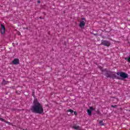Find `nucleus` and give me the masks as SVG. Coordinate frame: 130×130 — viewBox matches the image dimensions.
I'll return each instance as SVG.
<instances>
[{
    "mask_svg": "<svg viewBox=\"0 0 130 130\" xmlns=\"http://www.w3.org/2000/svg\"><path fill=\"white\" fill-rule=\"evenodd\" d=\"M31 110L32 112L39 113V114H42L44 111L43 110V106H42V104H40L37 99L34 100Z\"/></svg>",
    "mask_w": 130,
    "mask_h": 130,
    "instance_id": "1",
    "label": "nucleus"
},
{
    "mask_svg": "<svg viewBox=\"0 0 130 130\" xmlns=\"http://www.w3.org/2000/svg\"><path fill=\"white\" fill-rule=\"evenodd\" d=\"M117 75L121 76V78H123V79H126V78H127V74L123 72L118 73H117Z\"/></svg>",
    "mask_w": 130,
    "mask_h": 130,
    "instance_id": "2",
    "label": "nucleus"
},
{
    "mask_svg": "<svg viewBox=\"0 0 130 130\" xmlns=\"http://www.w3.org/2000/svg\"><path fill=\"white\" fill-rule=\"evenodd\" d=\"M86 24V20L85 18H83L82 20H81L80 23L79 24V26L81 28H83L85 24Z\"/></svg>",
    "mask_w": 130,
    "mask_h": 130,
    "instance_id": "3",
    "label": "nucleus"
},
{
    "mask_svg": "<svg viewBox=\"0 0 130 130\" xmlns=\"http://www.w3.org/2000/svg\"><path fill=\"white\" fill-rule=\"evenodd\" d=\"M5 31H6V28L3 24H2L1 25V32L2 33V34H5Z\"/></svg>",
    "mask_w": 130,
    "mask_h": 130,
    "instance_id": "4",
    "label": "nucleus"
},
{
    "mask_svg": "<svg viewBox=\"0 0 130 130\" xmlns=\"http://www.w3.org/2000/svg\"><path fill=\"white\" fill-rule=\"evenodd\" d=\"M13 63L14 64H19L20 63V60L18 58H15L13 61Z\"/></svg>",
    "mask_w": 130,
    "mask_h": 130,
    "instance_id": "5",
    "label": "nucleus"
},
{
    "mask_svg": "<svg viewBox=\"0 0 130 130\" xmlns=\"http://www.w3.org/2000/svg\"><path fill=\"white\" fill-rule=\"evenodd\" d=\"M94 110L93 107H91L89 109L87 110V113L88 115H91L92 113V111Z\"/></svg>",
    "mask_w": 130,
    "mask_h": 130,
    "instance_id": "6",
    "label": "nucleus"
},
{
    "mask_svg": "<svg viewBox=\"0 0 130 130\" xmlns=\"http://www.w3.org/2000/svg\"><path fill=\"white\" fill-rule=\"evenodd\" d=\"M103 44L104 45H105L106 46H109L110 45V44H109V42H108V41H104L103 42H102Z\"/></svg>",
    "mask_w": 130,
    "mask_h": 130,
    "instance_id": "7",
    "label": "nucleus"
},
{
    "mask_svg": "<svg viewBox=\"0 0 130 130\" xmlns=\"http://www.w3.org/2000/svg\"><path fill=\"white\" fill-rule=\"evenodd\" d=\"M72 128H74V129H81V127L76 125H74L72 126Z\"/></svg>",
    "mask_w": 130,
    "mask_h": 130,
    "instance_id": "8",
    "label": "nucleus"
},
{
    "mask_svg": "<svg viewBox=\"0 0 130 130\" xmlns=\"http://www.w3.org/2000/svg\"><path fill=\"white\" fill-rule=\"evenodd\" d=\"M0 120L1 121H4V122H6V123H8V124H11V123L10 122H8V121H6V120L3 119V118H0Z\"/></svg>",
    "mask_w": 130,
    "mask_h": 130,
    "instance_id": "9",
    "label": "nucleus"
},
{
    "mask_svg": "<svg viewBox=\"0 0 130 130\" xmlns=\"http://www.w3.org/2000/svg\"><path fill=\"white\" fill-rule=\"evenodd\" d=\"M125 60H127L128 62H130V55L128 57L125 58Z\"/></svg>",
    "mask_w": 130,
    "mask_h": 130,
    "instance_id": "10",
    "label": "nucleus"
},
{
    "mask_svg": "<svg viewBox=\"0 0 130 130\" xmlns=\"http://www.w3.org/2000/svg\"><path fill=\"white\" fill-rule=\"evenodd\" d=\"M68 112H70L71 114L73 113L74 112V111H73L72 110H68Z\"/></svg>",
    "mask_w": 130,
    "mask_h": 130,
    "instance_id": "11",
    "label": "nucleus"
},
{
    "mask_svg": "<svg viewBox=\"0 0 130 130\" xmlns=\"http://www.w3.org/2000/svg\"><path fill=\"white\" fill-rule=\"evenodd\" d=\"M100 125H103V121H100Z\"/></svg>",
    "mask_w": 130,
    "mask_h": 130,
    "instance_id": "12",
    "label": "nucleus"
},
{
    "mask_svg": "<svg viewBox=\"0 0 130 130\" xmlns=\"http://www.w3.org/2000/svg\"><path fill=\"white\" fill-rule=\"evenodd\" d=\"M74 115H77V112H74Z\"/></svg>",
    "mask_w": 130,
    "mask_h": 130,
    "instance_id": "13",
    "label": "nucleus"
},
{
    "mask_svg": "<svg viewBox=\"0 0 130 130\" xmlns=\"http://www.w3.org/2000/svg\"><path fill=\"white\" fill-rule=\"evenodd\" d=\"M3 84H5V81H3Z\"/></svg>",
    "mask_w": 130,
    "mask_h": 130,
    "instance_id": "14",
    "label": "nucleus"
},
{
    "mask_svg": "<svg viewBox=\"0 0 130 130\" xmlns=\"http://www.w3.org/2000/svg\"><path fill=\"white\" fill-rule=\"evenodd\" d=\"M112 107H115V106H112Z\"/></svg>",
    "mask_w": 130,
    "mask_h": 130,
    "instance_id": "15",
    "label": "nucleus"
},
{
    "mask_svg": "<svg viewBox=\"0 0 130 130\" xmlns=\"http://www.w3.org/2000/svg\"><path fill=\"white\" fill-rule=\"evenodd\" d=\"M38 3L39 4H40V1H38Z\"/></svg>",
    "mask_w": 130,
    "mask_h": 130,
    "instance_id": "16",
    "label": "nucleus"
}]
</instances>
